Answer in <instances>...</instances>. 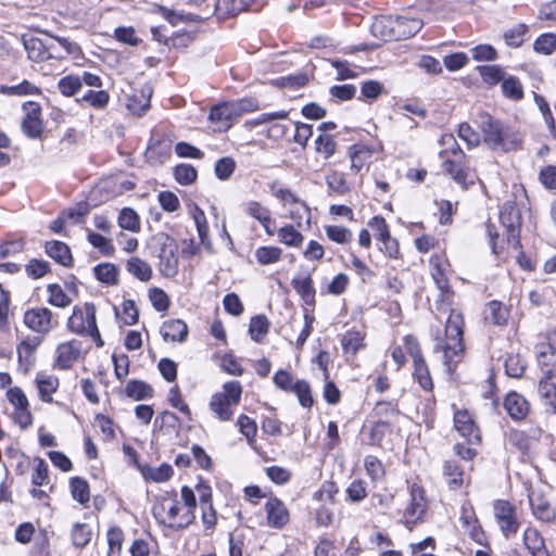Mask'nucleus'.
Here are the masks:
<instances>
[{"instance_id":"f257e3e1","label":"nucleus","mask_w":556,"mask_h":556,"mask_svg":"<svg viewBox=\"0 0 556 556\" xmlns=\"http://www.w3.org/2000/svg\"><path fill=\"white\" fill-rule=\"evenodd\" d=\"M448 311L444 331L441 332L437 329L432 337L435 341L434 352L443 353V364L452 372L459 362V356L465 351L463 338L465 321L460 311L456 308H450Z\"/></svg>"},{"instance_id":"f03ea898","label":"nucleus","mask_w":556,"mask_h":556,"mask_svg":"<svg viewBox=\"0 0 556 556\" xmlns=\"http://www.w3.org/2000/svg\"><path fill=\"white\" fill-rule=\"evenodd\" d=\"M483 142L493 151L510 152L520 148L522 136L515 128L489 114L480 115Z\"/></svg>"},{"instance_id":"7ed1b4c3","label":"nucleus","mask_w":556,"mask_h":556,"mask_svg":"<svg viewBox=\"0 0 556 556\" xmlns=\"http://www.w3.org/2000/svg\"><path fill=\"white\" fill-rule=\"evenodd\" d=\"M180 505L176 498L162 497L160 503L153 507V515L157 521L175 530H182L189 527L195 519L191 510H186L179 516Z\"/></svg>"},{"instance_id":"20e7f679","label":"nucleus","mask_w":556,"mask_h":556,"mask_svg":"<svg viewBox=\"0 0 556 556\" xmlns=\"http://www.w3.org/2000/svg\"><path fill=\"white\" fill-rule=\"evenodd\" d=\"M242 387L239 381L232 380L226 382L223 392L212 395L210 408L222 421H229L233 416V407L240 403Z\"/></svg>"},{"instance_id":"39448f33","label":"nucleus","mask_w":556,"mask_h":556,"mask_svg":"<svg viewBox=\"0 0 556 556\" xmlns=\"http://www.w3.org/2000/svg\"><path fill=\"white\" fill-rule=\"evenodd\" d=\"M153 243L159 250L160 271L166 278L178 274L179 256L176 240L167 233L160 232L153 237Z\"/></svg>"},{"instance_id":"423d86ee","label":"nucleus","mask_w":556,"mask_h":556,"mask_svg":"<svg viewBox=\"0 0 556 556\" xmlns=\"http://www.w3.org/2000/svg\"><path fill=\"white\" fill-rule=\"evenodd\" d=\"M426 492L422 486L417 483H413L409 486V505L403 513V523L412 530L414 526L424 519V516L428 508V501L426 498Z\"/></svg>"},{"instance_id":"0eeeda50","label":"nucleus","mask_w":556,"mask_h":556,"mask_svg":"<svg viewBox=\"0 0 556 556\" xmlns=\"http://www.w3.org/2000/svg\"><path fill=\"white\" fill-rule=\"evenodd\" d=\"M521 211L515 202L507 201L500 211L501 224L505 227L508 242L515 248H520Z\"/></svg>"},{"instance_id":"6e6552de","label":"nucleus","mask_w":556,"mask_h":556,"mask_svg":"<svg viewBox=\"0 0 556 556\" xmlns=\"http://www.w3.org/2000/svg\"><path fill=\"white\" fill-rule=\"evenodd\" d=\"M495 520L506 539H510L518 532L519 522L516 518L515 507L507 501L498 500L494 503Z\"/></svg>"},{"instance_id":"1a4fd4ad","label":"nucleus","mask_w":556,"mask_h":556,"mask_svg":"<svg viewBox=\"0 0 556 556\" xmlns=\"http://www.w3.org/2000/svg\"><path fill=\"white\" fill-rule=\"evenodd\" d=\"M89 313H92L93 324H97L96 306L93 304L85 303L84 306H75L73 308V314L67 320L68 329L78 334H86L92 327Z\"/></svg>"},{"instance_id":"9d476101","label":"nucleus","mask_w":556,"mask_h":556,"mask_svg":"<svg viewBox=\"0 0 556 556\" xmlns=\"http://www.w3.org/2000/svg\"><path fill=\"white\" fill-rule=\"evenodd\" d=\"M25 117L22 122V129L26 136L36 139L41 136L43 125L40 119L41 109L37 102H26L23 105Z\"/></svg>"},{"instance_id":"9b49d317","label":"nucleus","mask_w":556,"mask_h":556,"mask_svg":"<svg viewBox=\"0 0 556 556\" xmlns=\"http://www.w3.org/2000/svg\"><path fill=\"white\" fill-rule=\"evenodd\" d=\"M442 160L443 172L451 176V178L456 184L463 188H467L469 185L473 184V176L470 175L468 168L466 167L464 159L446 156Z\"/></svg>"},{"instance_id":"f8f14e48","label":"nucleus","mask_w":556,"mask_h":556,"mask_svg":"<svg viewBox=\"0 0 556 556\" xmlns=\"http://www.w3.org/2000/svg\"><path fill=\"white\" fill-rule=\"evenodd\" d=\"M25 325L38 333H48L52 328V312L47 307H36L24 314Z\"/></svg>"},{"instance_id":"ddd939ff","label":"nucleus","mask_w":556,"mask_h":556,"mask_svg":"<svg viewBox=\"0 0 556 556\" xmlns=\"http://www.w3.org/2000/svg\"><path fill=\"white\" fill-rule=\"evenodd\" d=\"M265 511L267 523L271 528L282 529L290 520L287 506L277 497H270L266 502Z\"/></svg>"},{"instance_id":"4468645a","label":"nucleus","mask_w":556,"mask_h":556,"mask_svg":"<svg viewBox=\"0 0 556 556\" xmlns=\"http://www.w3.org/2000/svg\"><path fill=\"white\" fill-rule=\"evenodd\" d=\"M539 394L547 410L556 414V372L554 369H547L540 379Z\"/></svg>"},{"instance_id":"2eb2a0df","label":"nucleus","mask_w":556,"mask_h":556,"mask_svg":"<svg viewBox=\"0 0 556 556\" xmlns=\"http://www.w3.org/2000/svg\"><path fill=\"white\" fill-rule=\"evenodd\" d=\"M238 117L232 102H225L212 108L210 121L216 124L218 130H227Z\"/></svg>"},{"instance_id":"dca6fc26","label":"nucleus","mask_w":556,"mask_h":556,"mask_svg":"<svg viewBox=\"0 0 556 556\" xmlns=\"http://www.w3.org/2000/svg\"><path fill=\"white\" fill-rule=\"evenodd\" d=\"M456 430L467 439L468 444H479L481 437L470 415L466 410H458L454 416Z\"/></svg>"},{"instance_id":"f3484780","label":"nucleus","mask_w":556,"mask_h":556,"mask_svg":"<svg viewBox=\"0 0 556 556\" xmlns=\"http://www.w3.org/2000/svg\"><path fill=\"white\" fill-rule=\"evenodd\" d=\"M81 344L72 340L61 343L56 349V364L61 369H68L80 356Z\"/></svg>"},{"instance_id":"a211bd4d","label":"nucleus","mask_w":556,"mask_h":556,"mask_svg":"<svg viewBox=\"0 0 556 556\" xmlns=\"http://www.w3.org/2000/svg\"><path fill=\"white\" fill-rule=\"evenodd\" d=\"M160 333L164 341L184 342L188 337V326L181 319H169L162 324Z\"/></svg>"},{"instance_id":"6ab92c4d","label":"nucleus","mask_w":556,"mask_h":556,"mask_svg":"<svg viewBox=\"0 0 556 556\" xmlns=\"http://www.w3.org/2000/svg\"><path fill=\"white\" fill-rule=\"evenodd\" d=\"M22 41L29 60L34 62H43L49 60L48 43L33 36L23 35Z\"/></svg>"},{"instance_id":"aec40b11","label":"nucleus","mask_w":556,"mask_h":556,"mask_svg":"<svg viewBox=\"0 0 556 556\" xmlns=\"http://www.w3.org/2000/svg\"><path fill=\"white\" fill-rule=\"evenodd\" d=\"M504 407L507 414L515 420H522L529 413V404L527 400L517 392L507 394L504 401Z\"/></svg>"},{"instance_id":"412c9836","label":"nucleus","mask_w":556,"mask_h":556,"mask_svg":"<svg viewBox=\"0 0 556 556\" xmlns=\"http://www.w3.org/2000/svg\"><path fill=\"white\" fill-rule=\"evenodd\" d=\"M528 497L532 513L538 519L548 522L555 518V510L544 496L531 491Z\"/></svg>"},{"instance_id":"4be33fe9","label":"nucleus","mask_w":556,"mask_h":556,"mask_svg":"<svg viewBox=\"0 0 556 556\" xmlns=\"http://www.w3.org/2000/svg\"><path fill=\"white\" fill-rule=\"evenodd\" d=\"M46 253L56 263L68 267L73 263L70 248L62 241H48L45 245Z\"/></svg>"},{"instance_id":"5701e85b","label":"nucleus","mask_w":556,"mask_h":556,"mask_svg":"<svg viewBox=\"0 0 556 556\" xmlns=\"http://www.w3.org/2000/svg\"><path fill=\"white\" fill-rule=\"evenodd\" d=\"M36 384L41 401L46 403L52 402V394L59 388V378L53 375L38 372L36 376Z\"/></svg>"},{"instance_id":"b1692460","label":"nucleus","mask_w":556,"mask_h":556,"mask_svg":"<svg viewBox=\"0 0 556 556\" xmlns=\"http://www.w3.org/2000/svg\"><path fill=\"white\" fill-rule=\"evenodd\" d=\"M291 286L301 296L306 306L314 307L315 305V288L309 276L294 277L291 280Z\"/></svg>"},{"instance_id":"393cba45","label":"nucleus","mask_w":556,"mask_h":556,"mask_svg":"<svg viewBox=\"0 0 556 556\" xmlns=\"http://www.w3.org/2000/svg\"><path fill=\"white\" fill-rule=\"evenodd\" d=\"M523 543L532 556H549L544 540L534 528H527L523 532Z\"/></svg>"},{"instance_id":"a878e982","label":"nucleus","mask_w":556,"mask_h":556,"mask_svg":"<svg viewBox=\"0 0 556 556\" xmlns=\"http://www.w3.org/2000/svg\"><path fill=\"white\" fill-rule=\"evenodd\" d=\"M138 469L144 479L152 480L154 482L167 481L173 475V468L168 464H162L159 467L138 465Z\"/></svg>"},{"instance_id":"bb28decb","label":"nucleus","mask_w":556,"mask_h":556,"mask_svg":"<svg viewBox=\"0 0 556 556\" xmlns=\"http://www.w3.org/2000/svg\"><path fill=\"white\" fill-rule=\"evenodd\" d=\"M126 269L129 274L143 282L149 281L152 277V267L150 264L137 256L130 257L127 261Z\"/></svg>"},{"instance_id":"cd10ccee","label":"nucleus","mask_w":556,"mask_h":556,"mask_svg":"<svg viewBox=\"0 0 556 556\" xmlns=\"http://www.w3.org/2000/svg\"><path fill=\"white\" fill-rule=\"evenodd\" d=\"M269 320L265 315L253 316L249 325V334L257 343L263 342L269 330Z\"/></svg>"},{"instance_id":"c85d7f7f","label":"nucleus","mask_w":556,"mask_h":556,"mask_svg":"<svg viewBox=\"0 0 556 556\" xmlns=\"http://www.w3.org/2000/svg\"><path fill=\"white\" fill-rule=\"evenodd\" d=\"M484 314L485 319L492 323L493 325L504 326L507 323L508 311L503 305V303L498 301L489 302Z\"/></svg>"},{"instance_id":"c756f323","label":"nucleus","mask_w":556,"mask_h":556,"mask_svg":"<svg viewBox=\"0 0 556 556\" xmlns=\"http://www.w3.org/2000/svg\"><path fill=\"white\" fill-rule=\"evenodd\" d=\"M506 443L526 454L532 445V438L522 430L513 429L506 435Z\"/></svg>"},{"instance_id":"7c9ffc66","label":"nucleus","mask_w":556,"mask_h":556,"mask_svg":"<svg viewBox=\"0 0 556 556\" xmlns=\"http://www.w3.org/2000/svg\"><path fill=\"white\" fill-rule=\"evenodd\" d=\"M125 392L128 397L136 401L149 399L153 395V389L142 380H130L127 382Z\"/></svg>"},{"instance_id":"2f4dec72","label":"nucleus","mask_w":556,"mask_h":556,"mask_svg":"<svg viewBox=\"0 0 556 556\" xmlns=\"http://www.w3.org/2000/svg\"><path fill=\"white\" fill-rule=\"evenodd\" d=\"M527 34L528 26L526 24L520 23L508 28L504 33L503 38L508 47L519 48L526 41Z\"/></svg>"},{"instance_id":"473e14b6","label":"nucleus","mask_w":556,"mask_h":556,"mask_svg":"<svg viewBox=\"0 0 556 556\" xmlns=\"http://www.w3.org/2000/svg\"><path fill=\"white\" fill-rule=\"evenodd\" d=\"M96 278L105 285H117L118 268L112 263H101L93 267Z\"/></svg>"},{"instance_id":"72a5a7b5","label":"nucleus","mask_w":556,"mask_h":556,"mask_svg":"<svg viewBox=\"0 0 556 556\" xmlns=\"http://www.w3.org/2000/svg\"><path fill=\"white\" fill-rule=\"evenodd\" d=\"M277 235L281 243L291 248H299L304 241V236L292 225H286L279 228Z\"/></svg>"},{"instance_id":"f704fd0d","label":"nucleus","mask_w":556,"mask_h":556,"mask_svg":"<svg viewBox=\"0 0 556 556\" xmlns=\"http://www.w3.org/2000/svg\"><path fill=\"white\" fill-rule=\"evenodd\" d=\"M441 146L445 147L442 151H440V159L448 157H458L465 159L466 155L458 146L455 137L452 134H445L440 139Z\"/></svg>"},{"instance_id":"c9c22d12","label":"nucleus","mask_w":556,"mask_h":556,"mask_svg":"<svg viewBox=\"0 0 556 556\" xmlns=\"http://www.w3.org/2000/svg\"><path fill=\"white\" fill-rule=\"evenodd\" d=\"M326 182L329 194L344 195L350 191V186L342 173L332 172L327 175Z\"/></svg>"},{"instance_id":"e433bc0d","label":"nucleus","mask_w":556,"mask_h":556,"mask_svg":"<svg viewBox=\"0 0 556 556\" xmlns=\"http://www.w3.org/2000/svg\"><path fill=\"white\" fill-rule=\"evenodd\" d=\"M503 94L514 101L521 100L523 98V87L520 80L515 76H508L502 81Z\"/></svg>"},{"instance_id":"4c0bfd02","label":"nucleus","mask_w":556,"mask_h":556,"mask_svg":"<svg viewBox=\"0 0 556 556\" xmlns=\"http://www.w3.org/2000/svg\"><path fill=\"white\" fill-rule=\"evenodd\" d=\"M47 291L49 294L48 302L52 306L67 307L72 303V298L66 294L63 288L58 283L48 285Z\"/></svg>"},{"instance_id":"58836bf2","label":"nucleus","mask_w":556,"mask_h":556,"mask_svg":"<svg viewBox=\"0 0 556 556\" xmlns=\"http://www.w3.org/2000/svg\"><path fill=\"white\" fill-rule=\"evenodd\" d=\"M477 70L483 81L489 85L502 83L506 76L504 70L500 65H480Z\"/></svg>"},{"instance_id":"ea45409f","label":"nucleus","mask_w":556,"mask_h":556,"mask_svg":"<svg viewBox=\"0 0 556 556\" xmlns=\"http://www.w3.org/2000/svg\"><path fill=\"white\" fill-rule=\"evenodd\" d=\"M244 212L250 217L255 218L258 220L262 225H265L266 223L271 222V214L269 208L264 206L258 201H249L245 203Z\"/></svg>"},{"instance_id":"a19ab883","label":"nucleus","mask_w":556,"mask_h":556,"mask_svg":"<svg viewBox=\"0 0 556 556\" xmlns=\"http://www.w3.org/2000/svg\"><path fill=\"white\" fill-rule=\"evenodd\" d=\"M71 492L74 500L80 504H86L90 498V490L88 482L80 477H73L71 479Z\"/></svg>"},{"instance_id":"79ce46f5","label":"nucleus","mask_w":556,"mask_h":556,"mask_svg":"<svg viewBox=\"0 0 556 556\" xmlns=\"http://www.w3.org/2000/svg\"><path fill=\"white\" fill-rule=\"evenodd\" d=\"M71 536L73 544L78 548H83L89 544L92 532L87 523L77 522L72 528Z\"/></svg>"},{"instance_id":"37998d69","label":"nucleus","mask_w":556,"mask_h":556,"mask_svg":"<svg viewBox=\"0 0 556 556\" xmlns=\"http://www.w3.org/2000/svg\"><path fill=\"white\" fill-rule=\"evenodd\" d=\"M242 10L240 0H216L214 13L218 18L233 16Z\"/></svg>"},{"instance_id":"c03bdc74","label":"nucleus","mask_w":556,"mask_h":556,"mask_svg":"<svg viewBox=\"0 0 556 556\" xmlns=\"http://www.w3.org/2000/svg\"><path fill=\"white\" fill-rule=\"evenodd\" d=\"M363 336L357 330H348L341 339V345L344 353L352 355L356 354L357 351L363 346Z\"/></svg>"},{"instance_id":"a18cd8bd","label":"nucleus","mask_w":556,"mask_h":556,"mask_svg":"<svg viewBox=\"0 0 556 556\" xmlns=\"http://www.w3.org/2000/svg\"><path fill=\"white\" fill-rule=\"evenodd\" d=\"M414 377L425 391L433 389L432 378L425 359L414 363Z\"/></svg>"},{"instance_id":"49530a36","label":"nucleus","mask_w":556,"mask_h":556,"mask_svg":"<svg viewBox=\"0 0 556 556\" xmlns=\"http://www.w3.org/2000/svg\"><path fill=\"white\" fill-rule=\"evenodd\" d=\"M291 392L298 396L302 407L311 408L313 406L314 399L312 396L311 386L306 380H296Z\"/></svg>"},{"instance_id":"de8ad7c7","label":"nucleus","mask_w":556,"mask_h":556,"mask_svg":"<svg viewBox=\"0 0 556 556\" xmlns=\"http://www.w3.org/2000/svg\"><path fill=\"white\" fill-rule=\"evenodd\" d=\"M118 225L121 228L130 230V231H139L140 229V220L139 216L135 210L130 207H125L121 211L118 215Z\"/></svg>"},{"instance_id":"09e8293b","label":"nucleus","mask_w":556,"mask_h":556,"mask_svg":"<svg viewBox=\"0 0 556 556\" xmlns=\"http://www.w3.org/2000/svg\"><path fill=\"white\" fill-rule=\"evenodd\" d=\"M282 250L278 247H260L255 251V257L262 265L277 263L281 258Z\"/></svg>"},{"instance_id":"8fccbe9b","label":"nucleus","mask_w":556,"mask_h":556,"mask_svg":"<svg viewBox=\"0 0 556 556\" xmlns=\"http://www.w3.org/2000/svg\"><path fill=\"white\" fill-rule=\"evenodd\" d=\"M533 49L541 54H552L556 50V34L546 33L539 36L533 43Z\"/></svg>"},{"instance_id":"3c124183","label":"nucleus","mask_w":556,"mask_h":556,"mask_svg":"<svg viewBox=\"0 0 556 556\" xmlns=\"http://www.w3.org/2000/svg\"><path fill=\"white\" fill-rule=\"evenodd\" d=\"M109 552L108 556H121L124 532L121 528L114 527L106 534Z\"/></svg>"},{"instance_id":"603ef678","label":"nucleus","mask_w":556,"mask_h":556,"mask_svg":"<svg viewBox=\"0 0 556 556\" xmlns=\"http://www.w3.org/2000/svg\"><path fill=\"white\" fill-rule=\"evenodd\" d=\"M0 91L10 96H26V94H38L40 89L28 80H23L18 85L14 86H1Z\"/></svg>"},{"instance_id":"864d4df0","label":"nucleus","mask_w":556,"mask_h":556,"mask_svg":"<svg viewBox=\"0 0 556 556\" xmlns=\"http://www.w3.org/2000/svg\"><path fill=\"white\" fill-rule=\"evenodd\" d=\"M526 362L519 354H509L505 361V371L511 378H520L525 374Z\"/></svg>"},{"instance_id":"5fc2aeb1","label":"nucleus","mask_w":556,"mask_h":556,"mask_svg":"<svg viewBox=\"0 0 556 556\" xmlns=\"http://www.w3.org/2000/svg\"><path fill=\"white\" fill-rule=\"evenodd\" d=\"M268 188L270 193L283 204L293 205L300 200V198H298L290 189L281 187L278 180L269 182Z\"/></svg>"},{"instance_id":"6e6d98bb","label":"nucleus","mask_w":556,"mask_h":556,"mask_svg":"<svg viewBox=\"0 0 556 556\" xmlns=\"http://www.w3.org/2000/svg\"><path fill=\"white\" fill-rule=\"evenodd\" d=\"M60 92L65 97L74 96L81 88V79L77 75H67L58 83Z\"/></svg>"},{"instance_id":"4d7b16f0","label":"nucleus","mask_w":556,"mask_h":556,"mask_svg":"<svg viewBox=\"0 0 556 556\" xmlns=\"http://www.w3.org/2000/svg\"><path fill=\"white\" fill-rule=\"evenodd\" d=\"M443 472L450 478L448 485L451 489H458L463 485V470L452 460H446L443 466Z\"/></svg>"},{"instance_id":"13d9d810","label":"nucleus","mask_w":556,"mask_h":556,"mask_svg":"<svg viewBox=\"0 0 556 556\" xmlns=\"http://www.w3.org/2000/svg\"><path fill=\"white\" fill-rule=\"evenodd\" d=\"M174 176L178 184L187 186L195 181L198 173L190 164H179L174 168Z\"/></svg>"},{"instance_id":"bf43d9fd","label":"nucleus","mask_w":556,"mask_h":556,"mask_svg":"<svg viewBox=\"0 0 556 556\" xmlns=\"http://www.w3.org/2000/svg\"><path fill=\"white\" fill-rule=\"evenodd\" d=\"M49 482L48 464L40 457L35 458V468L31 473V483L36 486L45 485Z\"/></svg>"},{"instance_id":"052dcab7","label":"nucleus","mask_w":556,"mask_h":556,"mask_svg":"<svg viewBox=\"0 0 556 556\" xmlns=\"http://www.w3.org/2000/svg\"><path fill=\"white\" fill-rule=\"evenodd\" d=\"M88 241L92 247L98 249L103 255L111 256L114 254V247L112 241L104 236L90 231L88 233Z\"/></svg>"},{"instance_id":"680f3d73","label":"nucleus","mask_w":556,"mask_h":556,"mask_svg":"<svg viewBox=\"0 0 556 556\" xmlns=\"http://www.w3.org/2000/svg\"><path fill=\"white\" fill-rule=\"evenodd\" d=\"M395 23L396 27L402 29V35L406 37L416 35L422 27V22L419 18L399 16Z\"/></svg>"},{"instance_id":"e2e57ef3","label":"nucleus","mask_w":556,"mask_h":556,"mask_svg":"<svg viewBox=\"0 0 556 556\" xmlns=\"http://www.w3.org/2000/svg\"><path fill=\"white\" fill-rule=\"evenodd\" d=\"M364 466L367 475L371 478L372 481H378L384 477L383 464L376 456H366L364 460Z\"/></svg>"},{"instance_id":"0e129e2a","label":"nucleus","mask_w":556,"mask_h":556,"mask_svg":"<svg viewBox=\"0 0 556 556\" xmlns=\"http://www.w3.org/2000/svg\"><path fill=\"white\" fill-rule=\"evenodd\" d=\"M236 168V162L232 157L225 156L219 159L215 163V174L218 179L226 180L228 179L235 172Z\"/></svg>"},{"instance_id":"69168bd1","label":"nucleus","mask_w":556,"mask_h":556,"mask_svg":"<svg viewBox=\"0 0 556 556\" xmlns=\"http://www.w3.org/2000/svg\"><path fill=\"white\" fill-rule=\"evenodd\" d=\"M149 299L151 301L152 306L157 312H165L169 307V299L164 290L160 288H151L149 290Z\"/></svg>"},{"instance_id":"338daca9","label":"nucleus","mask_w":556,"mask_h":556,"mask_svg":"<svg viewBox=\"0 0 556 556\" xmlns=\"http://www.w3.org/2000/svg\"><path fill=\"white\" fill-rule=\"evenodd\" d=\"M110 96L104 90H88L81 98V101L87 102L96 109H103L109 103Z\"/></svg>"},{"instance_id":"774afa93","label":"nucleus","mask_w":556,"mask_h":556,"mask_svg":"<svg viewBox=\"0 0 556 556\" xmlns=\"http://www.w3.org/2000/svg\"><path fill=\"white\" fill-rule=\"evenodd\" d=\"M470 52L472 59L478 62L495 61L498 58L497 51L491 45H478L473 47Z\"/></svg>"}]
</instances>
